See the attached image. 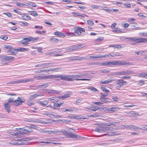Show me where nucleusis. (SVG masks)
Instances as JSON below:
<instances>
[{
	"mask_svg": "<svg viewBox=\"0 0 147 147\" xmlns=\"http://www.w3.org/2000/svg\"><path fill=\"white\" fill-rule=\"evenodd\" d=\"M112 124V123H106L104 127H98L95 129V131L96 132L102 133L112 130L113 128L110 127Z\"/></svg>",
	"mask_w": 147,
	"mask_h": 147,
	"instance_id": "obj_1",
	"label": "nucleus"
},
{
	"mask_svg": "<svg viewBox=\"0 0 147 147\" xmlns=\"http://www.w3.org/2000/svg\"><path fill=\"white\" fill-rule=\"evenodd\" d=\"M39 38V37H37L35 38H33L30 36H29L28 38H23L22 40L21 41V43L22 45H26L28 44V42L31 40L34 41L37 40Z\"/></svg>",
	"mask_w": 147,
	"mask_h": 147,
	"instance_id": "obj_2",
	"label": "nucleus"
},
{
	"mask_svg": "<svg viewBox=\"0 0 147 147\" xmlns=\"http://www.w3.org/2000/svg\"><path fill=\"white\" fill-rule=\"evenodd\" d=\"M28 48H19L15 49H14V51L13 50H11L10 51V54L11 55H14L18 53V51H20L24 52L28 51Z\"/></svg>",
	"mask_w": 147,
	"mask_h": 147,
	"instance_id": "obj_3",
	"label": "nucleus"
},
{
	"mask_svg": "<svg viewBox=\"0 0 147 147\" xmlns=\"http://www.w3.org/2000/svg\"><path fill=\"white\" fill-rule=\"evenodd\" d=\"M81 47H84L83 44H80L79 45H76L71 47H68L66 49V50L67 52L73 51L79 48H82Z\"/></svg>",
	"mask_w": 147,
	"mask_h": 147,
	"instance_id": "obj_4",
	"label": "nucleus"
},
{
	"mask_svg": "<svg viewBox=\"0 0 147 147\" xmlns=\"http://www.w3.org/2000/svg\"><path fill=\"white\" fill-rule=\"evenodd\" d=\"M85 75H71V78H73L75 80H88L90 81L91 80L90 79H78L79 78H84V76H85Z\"/></svg>",
	"mask_w": 147,
	"mask_h": 147,
	"instance_id": "obj_5",
	"label": "nucleus"
},
{
	"mask_svg": "<svg viewBox=\"0 0 147 147\" xmlns=\"http://www.w3.org/2000/svg\"><path fill=\"white\" fill-rule=\"evenodd\" d=\"M29 129H25L24 128H22L21 130L22 131V132L23 133L26 134L28 133L32 132V130L31 129L32 128L35 129L36 128V125H31L29 127H28Z\"/></svg>",
	"mask_w": 147,
	"mask_h": 147,
	"instance_id": "obj_6",
	"label": "nucleus"
},
{
	"mask_svg": "<svg viewBox=\"0 0 147 147\" xmlns=\"http://www.w3.org/2000/svg\"><path fill=\"white\" fill-rule=\"evenodd\" d=\"M14 57L11 56H4L0 57V60L2 62L10 61L14 59Z\"/></svg>",
	"mask_w": 147,
	"mask_h": 147,
	"instance_id": "obj_7",
	"label": "nucleus"
},
{
	"mask_svg": "<svg viewBox=\"0 0 147 147\" xmlns=\"http://www.w3.org/2000/svg\"><path fill=\"white\" fill-rule=\"evenodd\" d=\"M60 78L61 80L66 81H73V79L71 78V75H60Z\"/></svg>",
	"mask_w": 147,
	"mask_h": 147,
	"instance_id": "obj_8",
	"label": "nucleus"
},
{
	"mask_svg": "<svg viewBox=\"0 0 147 147\" xmlns=\"http://www.w3.org/2000/svg\"><path fill=\"white\" fill-rule=\"evenodd\" d=\"M44 92L47 94H59L60 92V91H57L55 90H44Z\"/></svg>",
	"mask_w": 147,
	"mask_h": 147,
	"instance_id": "obj_9",
	"label": "nucleus"
},
{
	"mask_svg": "<svg viewBox=\"0 0 147 147\" xmlns=\"http://www.w3.org/2000/svg\"><path fill=\"white\" fill-rule=\"evenodd\" d=\"M100 109V108H99L98 107L95 106H93L92 108L90 107L85 108V110L88 112L95 111Z\"/></svg>",
	"mask_w": 147,
	"mask_h": 147,
	"instance_id": "obj_10",
	"label": "nucleus"
},
{
	"mask_svg": "<svg viewBox=\"0 0 147 147\" xmlns=\"http://www.w3.org/2000/svg\"><path fill=\"white\" fill-rule=\"evenodd\" d=\"M24 99L21 100L19 97H18L17 99L15 100L14 102V104L16 106H18L22 104V103L25 101Z\"/></svg>",
	"mask_w": 147,
	"mask_h": 147,
	"instance_id": "obj_11",
	"label": "nucleus"
},
{
	"mask_svg": "<svg viewBox=\"0 0 147 147\" xmlns=\"http://www.w3.org/2000/svg\"><path fill=\"white\" fill-rule=\"evenodd\" d=\"M119 66H121L123 65L126 66L133 65V63L131 62H127L125 61H118Z\"/></svg>",
	"mask_w": 147,
	"mask_h": 147,
	"instance_id": "obj_12",
	"label": "nucleus"
},
{
	"mask_svg": "<svg viewBox=\"0 0 147 147\" xmlns=\"http://www.w3.org/2000/svg\"><path fill=\"white\" fill-rule=\"evenodd\" d=\"M115 79H109L108 80L103 81H101L100 82V83L101 84H108L112 82L113 81H115Z\"/></svg>",
	"mask_w": 147,
	"mask_h": 147,
	"instance_id": "obj_13",
	"label": "nucleus"
},
{
	"mask_svg": "<svg viewBox=\"0 0 147 147\" xmlns=\"http://www.w3.org/2000/svg\"><path fill=\"white\" fill-rule=\"evenodd\" d=\"M147 43V38L141 37L137 38L136 43Z\"/></svg>",
	"mask_w": 147,
	"mask_h": 147,
	"instance_id": "obj_14",
	"label": "nucleus"
},
{
	"mask_svg": "<svg viewBox=\"0 0 147 147\" xmlns=\"http://www.w3.org/2000/svg\"><path fill=\"white\" fill-rule=\"evenodd\" d=\"M66 137L69 138H78V136L76 135L70 131H68L67 135H66Z\"/></svg>",
	"mask_w": 147,
	"mask_h": 147,
	"instance_id": "obj_15",
	"label": "nucleus"
},
{
	"mask_svg": "<svg viewBox=\"0 0 147 147\" xmlns=\"http://www.w3.org/2000/svg\"><path fill=\"white\" fill-rule=\"evenodd\" d=\"M51 63H43L42 64H40L37 65H36L35 66V67H47L49 66H50V65Z\"/></svg>",
	"mask_w": 147,
	"mask_h": 147,
	"instance_id": "obj_16",
	"label": "nucleus"
},
{
	"mask_svg": "<svg viewBox=\"0 0 147 147\" xmlns=\"http://www.w3.org/2000/svg\"><path fill=\"white\" fill-rule=\"evenodd\" d=\"M11 105V104L9 103V102H7L4 105V108L8 113H9L10 111V108Z\"/></svg>",
	"mask_w": 147,
	"mask_h": 147,
	"instance_id": "obj_17",
	"label": "nucleus"
},
{
	"mask_svg": "<svg viewBox=\"0 0 147 147\" xmlns=\"http://www.w3.org/2000/svg\"><path fill=\"white\" fill-rule=\"evenodd\" d=\"M134 72L133 71L126 70L125 71H120V75H125L134 74Z\"/></svg>",
	"mask_w": 147,
	"mask_h": 147,
	"instance_id": "obj_18",
	"label": "nucleus"
},
{
	"mask_svg": "<svg viewBox=\"0 0 147 147\" xmlns=\"http://www.w3.org/2000/svg\"><path fill=\"white\" fill-rule=\"evenodd\" d=\"M107 55H97L96 56H90V59H98V58H101L104 57H107Z\"/></svg>",
	"mask_w": 147,
	"mask_h": 147,
	"instance_id": "obj_19",
	"label": "nucleus"
},
{
	"mask_svg": "<svg viewBox=\"0 0 147 147\" xmlns=\"http://www.w3.org/2000/svg\"><path fill=\"white\" fill-rule=\"evenodd\" d=\"M61 68L60 67L50 68L48 69H43V72H49L52 71H56L61 70Z\"/></svg>",
	"mask_w": 147,
	"mask_h": 147,
	"instance_id": "obj_20",
	"label": "nucleus"
},
{
	"mask_svg": "<svg viewBox=\"0 0 147 147\" xmlns=\"http://www.w3.org/2000/svg\"><path fill=\"white\" fill-rule=\"evenodd\" d=\"M82 57L79 56H73L68 58V59L71 61H74L76 60H80L82 59Z\"/></svg>",
	"mask_w": 147,
	"mask_h": 147,
	"instance_id": "obj_21",
	"label": "nucleus"
},
{
	"mask_svg": "<svg viewBox=\"0 0 147 147\" xmlns=\"http://www.w3.org/2000/svg\"><path fill=\"white\" fill-rule=\"evenodd\" d=\"M117 83L116 84L117 85H119V86H122L124 85H126L125 84V83H126V82L123 80H116Z\"/></svg>",
	"mask_w": 147,
	"mask_h": 147,
	"instance_id": "obj_22",
	"label": "nucleus"
},
{
	"mask_svg": "<svg viewBox=\"0 0 147 147\" xmlns=\"http://www.w3.org/2000/svg\"><path fill=\"white\" fill-rule=\"evenodd\" d=\"M26 83V80H18L15 81H12L11 82H9V83H7V84H16L17 83Z\"/></svg>",
	"mask_w": 147,
	"mask_h": 147,
	"instance_id": "obj_23",
	"label": "nucleus"
},
{
	"mask_svg": "<svg viewBox=\"0 0 147 147\" xmlns=\"http://www.w3.org/2000/svg\"><path fill=\"white\" fill-rule=\"evenodd\" d=\"M100 99L101 101L103 102V103H109L110 102L108 100V98L105 97H100Z\"/></svg>",
	"mask_w": 147,
	"mask_h": 147,
	"instance_id": "obj_24",
	"label": "nucleus"
},
{
	"mask_svg": "<svg viewBox=\"0 0 147 147\" xmlns=\"http://www.w3.org/2000/svg\"><path fill=\"white\" fill-rule=\"evenodd\" d=\"M4 47L5 48L7 49H9V50L8 51L7 53L9 55H11L10 53V51L11 50H13L14 51V49H13V47L11 46H9V45H4Z\"/></svg>",
	"mask_w": 147,
	"mask_h": 147,
	"instance_id": "obj_25",
	"label": "nucleus"
},
{
	"mask_svg": "<svg viewBox=\"0 0 147 147\" xmlns=\"http://www.w3.org/2000/svg\"><path fill=\"white\" fill-rule=\"evenodd\" d=\"M60 52V50L58 49L53 52H50L49 53L51 54H53L55 56H58L59 55V53Z\"/></svg>",
	"mask_w": 147,
	"mask_h": 147,
	"instance_id": "obj_26",
	"label": "nucleus"
},
{
	"mask_svg": "<svg viewBox=\"0 0 147 147\" xmlns=\"http://www.w3.org/2000/svg\"><path fill=\"white\" fill-rule=\"evenodd\" d=\"M49 84L48 83L43 84H42L38 85V88H45L48 87Z\"/></svg>",
	"mask_w": 147,
	"mask_h": 147,
	"instance_id": "obj_27",
	"label": "nucleus"
},
{
	"mask_svg": "<svg viewBox=\"0 0 147 147\" xmlns=\"http://www.w3.org/2000/svg\"><path fill=\"white\" fill-rule=\"evenodd\" d=\"M22 17L23 19L27 20H30L31 18L30 17L26 14H24L22 16Z\"/></svg>",
	"mask_w": 147,
	"mask_h": 147,
	"instance_id": "obj_28",
	"label": "nucleus"
},
{
	"mask_svg": "<svg viewBox=\"0 0 147 147\" xmlns=\"http://www.w3.org/2000/svg\"><path fill=\"white\" fill-rule=\"evenodd\" d=\"M131 125H122L121 127V128L123 129H132V127H131Z\"/></svg>",
	"mask_w": 147,
	"mask_h": 147,
	"instance_id": "obj_29",
	"label": "nucleus"
},
{
	"mask_svg": "<svg viewBox=\"0 0 147 147\" xmlns=\"http://www.w3.org/2000/svg\"><path fill=\"white\" fill-rule=\"evenodd\" d=\"M54 34L57 36H63V37H65V35L61 32H56L54 33Z\"/></svg>",
	"mask_w": 147,
	"mask_h": 147,
	"instance_id": "obj_30",
	"label": "nucleus"
},
{
	"mask_svg": "<svg viewBox=\"0 0 147 147\" xmlns=\"http://www.w3.org/2000/svg\"><path fill=\"white\" fill-rule=\"evenodd\" d=\"M114 65L119 66L118 61H110V66H111Z\"/></svg>",
	"mask_w": 147,
	"mask_h": 147,
	"instance_id": "obj_31",
	"label": "nucleus"
},
{
	"mask_svg": "<svg viewBox=\"0 0 147 147\" xmlns=\"http://www.w3.org/2000/svg\"><path fill=\"white\" fill-rule=\"evenodd\" d=\"M42 96L43 95H42L41 94H38L36 93L34 94L31 95L30 96V99H33L35 98H36L38 96Z\"/></svg>",
	"mask_w": 147,
	"mask_h": 147,
	"instance_id": "obj_32",
	"label": "nucleus"
},
{
	"mask_svg": "<svg viewBox=\"0 0 147 147\" xmlns=\"http://www.w3.org/2000/svg\"><path fill=\"white\" fill-rule=\"evenodd\" d=\"M40 102L42 105L45 106L48 104L49 102L46 100H44L43 101H40Z\"/></svg>",
	"mask_w": 147,
	"mask_h": 147,
	"instance_id": "obj_33",
	"label": "nucleus"
},
{
	"mask_svg": "<svg viewBox=\"0 0 147 147\" xmlns=\"http://www.w3.org/2000/svg\"><path fill=\"white\" fill-rule=\"evenodd\" d=\"M60 75L57 76L56 75H51V76H46V78H60Z\"/></svg>",
	"mask_w": 147,
	"mask_h": 147,
	"instance_id": "obj_34",
	"label": "nucleus"
},
{
	"mask_svg": "<svg viewBox=\"0 0 147 147\" xmlns=\"http://www.w3.org/2000/svg\"><path fill=\"white\" fill-rule=\"evenodd\" d=\"M127 38L128 39V40L131 42H136L137 40V37L128 38Z\"/></svg>",
	"mask_w": 147,
	"mask_h": 147,
	"instance_id": "obj_35",
	"label": "nucleus"
},
{
	"mask_svg": "<svg viewBox=\"0 0 147 147\" xmlns=\"http://www.w3.org/2000/svg\"><path fill=\"white\" fill-rule=\"evenodd\" d=\"M70 93V92H68L65 94L63 95L62 96V97L64 98L69 97L70 96V94H71Z\"/></svg>",
	"mask_w": 147,
	"mask_h": 147,
	"instance_id": "obj_36",
	"label": "nucleus"
},
{
	"mask_svg": "<svg viewBox=\"0 0 147 147\" xmlns=\"http://www.w3.org/2000/svg\"><path fill=\"white\" fill-rule=\"evenodd\" d=\"M139 76L140 77H142L147 78V72L146 73L142 72L140 74Z\"/></svg>",
	"mask_w": 147,
	"mask_h": 147,
	"instance_id": "obj_37",
	"label": "nucleus"
},
{
	"mask_svg": "<svg viewBox=\"0 0 147 147\" xmlns=\"http://www.w3.org/2000/svg\"><path fill=\"white\" fill-rule=\"evenodd\" d=\"M97 144L99 145H100L102 146H106L109 144V143L108 142H106L104 143H100L98 142L97 143Z\"/></svg>",
	"mask_w": 147,
	"mask_h": 147,
	"instance_id": "obj_38",
	"label": "nucleus"
},
{
	"mask_svg": "<svg viewBox=\"0 0 147 147\" xmlns=\"http://www.w3.org/2000/svg\"><path fill=\"white\" fill-rule=\"evenodd\" d=\"M60 107L58 103H54L53 109H58Z\"/></svg>",
	"mask_w": 147,
	"mask_h": 147,
	"instance_id": "obj_39",
	"label": "nucleus"
},
{
	"mask_svg": "<svg viewBox=\"0 0 147 147\" xmlns=\"http://www.w3.org/2000/svg\"><path fill=\"white\" fill-rule=\"evenodd\" d=\"M145 52V51H142V50H140L138 52L136 51L135 52V53L136 54L138 55H139L140 54L141 55H142L143 54H145L144 53Z\"/></svg>",
	"mask_w": 147,
	"mask_h": 147,
	"instance_id": "obj_40",
	"label": "nucleus"
},
{
	"mask_svg": "<svg viewBox=\"0 0 147 147\" xmlns=\"http://www.w3.org/2000/svg\"><path fill=\"white\" fill-rule=\"evenodd\" d=\"M50 41L54 43L57 42L58 40L56 38H52L50 39Z\"/></svg>",
	"mask_w": 147,
	"mask_h": 147,
	"instance_id": "obj_41",
	"label": "nucleus"
},
{
	"mask_svg": "<svg viewBox=\"0 0 147 147\" xmlns=\"http://www.w3.org/2000/svg\"><path fill=\"white\" fill-rule=\"evenodd\" d=\"M93 92H95L98 91V90L95 88L93 87H90L88 88Z\"/></svg>",
	"mask_w": 147,
	"mask_h": 147,
	"instance_id": "obj_42",
	"label": "nucleus"
},
{
	"mask_svg": "<svg viewBox=\"0 0 147 147\" xmlns=\"http://www.w3.org/2000/svg\"><path fill=\"white\" fill-rule=\"evenodd\" d=\"M101 89L104 92H105L107 93H109L110 91L107 89L105 87L101 86Z\"/></svg>",
	"mask_w": 147,
	"mask_h": 147,
	"instance_id": "obj_43",
	"label": "nucleus"
},
{
	"mask_svg": "<svg viewBox=\"0 0 147 147\" xmlns=\"http://www.w3.org/2000/svg\"><path fill=\"white\" fill-rule=\"evenodd\" d=\"M30 12L31 13L30 14L33 16H37L38 15L36 12L35 11H30Z\"/></svg>",
	"mask_w": 147,
	"mask_h": 147,
	"instance_id": "obj_44",
	"label": "nucleus"
},
{
	"mask_svg": "<svg viewBox=\"0 0 147 147\" xmlns=\"http://www.w3.org/2000/svg\"><path fill=\"white\" fill-rule=\"evenodd\" d=\"M114 136V132H109L108 133L104 134L102 135V136Z\"/></svg>",
	"mask_w": 147,
	"mask_h": 147,
	"instance_id": "obj_45",
	"label": "nucleus"
},
{
	"mask_svg": "<svg viewBox=\"0 0 147 147\" xmlns=\"http://www.w3.org/2000/svg\"><path fill=\"white\" fill-rule=\"evenodd\" d=\"M15 99L14 98H9L8 100V102H9V103L11 104L10 103L13 102V104H14V102Z\"/></svg>",
	"mask_w": 147,
	"mask_h": 147,
	"instance_id": "obj_46",
	"label": "nucleus"
},
{
	"mask_svg": "<svg viewBox=\"0 0 147 147\" xmlns=\"http://www.w3.org/2000/svg\"><path fill=\"white\" fill-rule=\"evenodd\" d=\"M79 29V27H77V28L75 30V32L78 35H80L81 34V32Z\"/></svg>",
	"mask_w": 147,
	"mask_h": 147,
	"instance_id": "obj_47",
	"label": "nucleus"
},
{
	"mask_svg": "<svg viewBox=\"0 0 147 147\" xmlns=\"http://www.w3.org/2000/svg\"><path fill=\"white\" fill-rule=\"evenodd\" d=\"M16 5L20 7H23L25 5V4L23 3H17Z\"/></svg>",
	"mask_w": 147,
	"mask_h": 147,
	"instance_id": "obj_48",
	"label": "nucleus"
},
{
	"mask_svg": "<svg viewBox=\"0 0 147 147\" xmlns=\"http://www.w3.org/2000/svg\"><path fill=\"white\" fill-rule=\"evenodd\" d=\"M63 110L64 111H62V112H65L66 111H69L70 112H71L73 111V110L71 108H69V109H63Z\"/></svg>",
	"mask_w": 147,
	"mask_h": 147,
	"instance_id": "obj_49",
	"label": "nucleus"
},
{
	"mask_svg": "<svg viewBox=\"0 0 147 147\" xmlns=\"http://www.w3.org/2000/svg\"><path fill=\"white\" fill-rule=\"evenodd\" d=\"M112 98L113 100L115 102H117L118 101V99L117 97L115 96H112Z\"/></svg>",
	"mask_w": 147,
	"mask_h": 147,
	"instance_id": "obj_50",
	"label": "nucleus"
},
{
	"mask_svg": "<svg viewBox=\"0 0 147 147\" xmlns=\"http://www.w3.org/2000/svg\"><path fill=\"white\" fill-rule=\"evenodd\" d=\"M88 23L91 26H93L94 24V22L91 20H88L87 21Z\"/></svg>",
	"mask_w": 147,
	"mask_h": 147,
	"instance_id": "obj_51",
	"label": "nucleus"
},
{
	"mask_svg": "<svg viewBox=\"0 0 147 147\" xmlns=\"http://www.w3.org/2000/svg\"><path fill=\"white\" fill-rule=\"evenodd\" d=\"M61 131H60V130H53L52 134H59L60 133Z\"/></svg>",
	"mask_w": 147,
	"mask_h": 147,
	"instance_id": "obj_52",
	"label": "nucleus"
},
{
	"mask_svg": "<svg viewBox=\"0 0 147 147\" xmlns=\"http://www.w3.org/2000/svg\"><path fill=\"white\" fill-rule=\"evenodd\" d=\"M100 7V6L99 5H92L91 6V7H92L93 9H98Z\"/></svg>",
	"mask_w": 147,
	"mask_h": 147,
	"instance_id": "obj_53",
	"label": "nucleus"
},
{
	"mask_svg": "<svg viewBox=\"0 0 147 147\" xmlns=\"http://www.w3.org/2000/svg\"><path fill=\"white\" fill-rule=\"evenodd\" d=\"M131 125L132 126H131V127H132V129L131 130H134L135 129H140L139 128H140V127H136L133 125Z\"/></svg>",
	"mask_w": 147,
	"mask_h": 147,
	"instance_id": "obj_54",
	"label": "nucleus"
},
{
	"mask_svg": "<svg viewBox=\"0 0 147 147\" xmlns=\"http://www.w3.org/2000/svg\"><path fill=\"white\" fill-rule=\"evenodd\" d=\"M38 85L37 86H30V88L33 90H36L39 88H38Z\"/></svg>",
	"mask_w": 147,
	"mask_h": 147,
	"instance_id": "obj_55",
	"label": "nucleus"
},
{
	"mask_svg": "<svg viewBox=\"0 0 147 147\" xmlns=\"http://www.w3.org/2000/svg\"><path fill=\"white\" fill-rule=\"evenodd\" d=\"M60 131H61V132H60V133H63V135H65L66 136V135H67L68 132V131H63L62 130H60Z\"/></svg>",
	"mask_w": 147,
	"mask_h": 147,
	"instance_id": "obj_56",
	"label": "nucleus"
},
{
	"mask_svg": "<svg viewBox=\"0 0 147 147\" xmlns=\"http://www.w3.org/2000/svg\"><path fill=\"white\" fill-rule=\"evenodd\" d=\"M82 100V98H77L76 101V103H80Z\"/></svg>",
	"mask_w": 147,
	"mask_h": 147,
	"instance_id": "obj_57",
	"label": "nucleus"
},
{
	"mask_svg": "<svg viewBox=\"0 0 147 147\" xmlns=\"http://www.w3.org/2000/svg\"><path fill=\"white\" fill-rule=\"evenodd\" d=\"M139 129L144 130H147V125H144L142 127L139 128Z\"/></svg>",
	"mask_w": 147,
	"mask_h": 147,
	"instance_id": "obj_58",
	"label": "nucleus"
},
{
	"mask_svg": "<svg viewBox=\"0 0 147 147\" xmlns=\"http://www.w3.org/2000/svg\"><path fill=\"white\" fill-rule=\"evenodd\" d=\"M28 4L31 7H34L36 6V5L34 3H28Z\"/></svg>",
	"mask_w": 147,
	"mask_h": 147,
	"instance_id": "obj_59",
	"label": "nucleus"
},
{
	"mask_svg": "<svg viewBox=\"0 0 147 147\" xmlns=\"http://www.w3.org/2000/svg\"><path fill=\"white\" fill-rule=\"evenodd\" d=\"M112 75H120V71H118L115 72H113L112 73Z\"/></svg>",
	"mask_w": 147,
	"mask_h": 147,
	"instance_id": "obj_60",
	"label": "nucleus"
},
{
	"mask_svg": "<svg viewBox=\"0 0 147 147\" xmlns=\"http://www.w3.org/2000/svg\"><path fill=\"white\" fill-rule=\"evenodd\" d=\"M34 79L33 78L28 79L26 80V83L28 82H33L34 81Z\"/></svg>",
	"mask_w": 147,
	"mask_h": 147,
	"instance_id": "obj_61",
	"label": "nucleus"
},
{
	"mask_svg": "<svg viewBox=\"0 0 147 147\" xmlns=\"http://www.w3.org/2000/svg\"><path fill=\"white\" fill-rule=\"evenodd\" d=\"M102 65H103L104 66H107V61L101 63L100 64V66Z\"/></svg>",
	"mask_w": 147,
	"mask_h": 147,
	"instance_id": "obj_62",
	"label": "nucleus"
},
{
	"mask_svg": "<svg viewBox=\"0 0 147 147\" xmlns=\"http://www.w3.org/2000/svg\"><path fill=\"white\" fill-rule=\"evenodd\" d=\"M139 34L140 35L145 36L147 37V32H144V33H140Z\"/></svg>",
	"mask_w": 147,
	"mask_h": 147,
	"instance_id": "obj_63",
	"label": "nucleus"
},
{
	"mask_svg": "<svg viewBox=\"0 0 147 147\" xmlns=\"http://www.w3.org/2000/svg\"><path fill=\"white\" fill-rule=\"evenodd\" d=\"M20 23H21V24L24 25V26H27L28 24V23L26 22H21Z\"/></svg>",
	"mask_w": 147,
	"mask_h": 147,
	"instance_id": "obj_64",
	"label": "nucleus"
}]
</instances>
